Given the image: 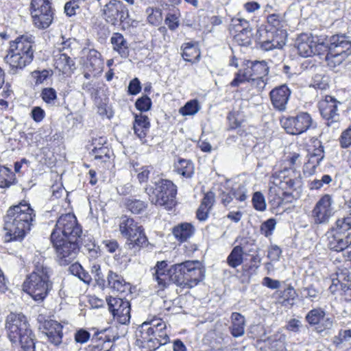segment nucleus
<instances>
[{"instance_id":"obj_1","label":"nucleus","mask_w":351,"mask_h":351,"mask_svg":"<svg viewBox=\"0 0 351 351\" xmlns=\"http://www.w3.org/2000/svg\"><path fill=\"white\" fill-rule=\"evenodd\" d=\"M36 213L30 204L21 202L9 208L4 218V229L10 240L22 239L31 230Z\"/></svg>"},{"instance_id":"obj_2","label":"nucleus","mask_w":351,"mask_h":351,"mask_svg":"<svg viewBox=\"0 0 351 351\" xmlns=\"http://www.w3.org/2000/svg\"><path fill=\"white\" fill-rule=\"evenodd\" d=\"M136 345L141 351H155L169 341L165 322L154 319L145 322L137 329Z\"/></svg>"},{"instance_id":"obj_3","label":"nucleus","mask_w":351,"mask_h":351,"mask_svg":"<svg viewBox=\"0 0 351 351\" xmlns=\"http://www.w3.org/2000/svg\"><path fill=\"white\" fill-rule=\"evenodd\" d=\"M5 330L12 344L20 345L23 351H35V335L23 314L10 313L5 320Z\"/></svg>"},{"instance_id":"obj_4","label":"nucleus","mask_w":351,"mask_h":351,"mask_svg":"<svg viewBox=\"0 0 351 351\" xmlns=\"http://www.w3.org/2000/svg\"><path fill=\"white\" fill-rule=\"evenodd\" d=\"M49 273L50 269L42 257L34 261V269L25 280L23 290L36 302H43L52 288Z\"/></svg>"},{"instance_id":"obj_5","label":"nucleus","mask_w":351,"mask_h":351,"mask_svg":"<svg viewBox=\"0 0 351 351\" xmlns=\"http://www.w3.org/2000/svg\"><path fill=\"white\" fill-rule=\"evenodd\" d=\"M34 37L22 36L10 43L5 60L11 69L16 72L30 64L34 58Z\"/></svg>"},{"instance_id":"obj_6","label":"nucleus","mask_w":351,"mask_h":351,"mask_svg":"<svg viewBox=\"0 0 351 351\" xmlns=\"http://www.w3.org/2000/svg\"><path fill=\"white\" fill-rule=\"evenodd\" d=\"M171 272L176 285L187 289L195 287L205 277V269L199 261H186L173 265Z\"/></svg>"},{"instance_id":"obj_7","label":"nucleus","mask_w":351,"mask_h":351,"mask_svg":"<svg viewBox=\"0 0 351 351\" xmlns=\"http://www.w3.org/2000/svg\"><path fill=\"white\" fill-rule=\"evenodd\" d=\"M145 192L153 204L163 206L168 209L175 204L177 187L169 180L159 178L152 181L145 188Z\"/></svg>"},{"instance_id":"obj_8","label":"nucleus","mask_w":351,"mask_h":351,"mask_svg":"<svg viewBox=\"0 0 351 351\" xmlns=\"http://www.w3.org/2000/svg\"><path fill=\"white\" fill-rule=\"evenodd\" d=\"M119 231L127 239L126 247L131 251V254L136 255L141 247L147 245V238L143 227L138 226L133 219L123 217L119 223Z\"/></svg>"},{"instance_id":"obj_9","label":"nucleus","mask_w":351,"mask_h":351,"mask_svg":"<svg viewBox=\"0 0 351 351\" xmlns=\"http://www.w3.org/2000/svg\"><path fill=\"white\" fill-rule=\"evenodd\" d=\"M270 182L272 186H269V196L274 195L272 200H280L281 195L289 193L286 190L295 189L300 181L293 169L285 168L283 170L275 171L271 177Z\"/></svg>"},{"instance_id":"obj_10","label":"nucleus","mask_w":351,"mask_h":351,"mask_svg":"<svg viewBox=\"0 0 351 351\" xmlns=\"http://www.w3.org/2000/svg\"><path fill=\"white\" fill-rule=\"evenodd\" d=\"M235 75V77L231 82L230 85L233 87L239 86L245 82H250L252 77H267L269 68L267 62L245 60Z\"/></svg>"},{"instance_id":"obj_11","label":"nucleus","mask_w":351,"mask_h":351,"mask_svg":"<svg viewBox=\"0 0 351 351\" xmlns=\"http://www.w3.org/2000/svg\"><path fill=\"white\" fill-rule=\"evenodd\" d=\"M328 247L335 252H342L351 245V232L341 218L327 232Z\"/></svg>"},{"instance_id":"obj_12","label":"nucleus","mask_w":351,"mask_h":351,"mask_svg":"<svg viewBox=\"0 0 351 351\" xmlns=\"http://www.w3.org/2000/svg\"><path fill=\"white\" fill-rule=\"evenodd\" d=\"M51 241L60 265H69L77 257L81 241L51 237Z\"/></svg>"},{"instance_id":"obj_13","label":"nucleus","mask_w":351,"mask_h":351,"mask_svg":"<svg viewBox=\"0 0 351 351\" xmlns=\"http://www.w3.org/2000/svg\"><path fill=\"white\" fill-rule=\"evenodd\" d=\"M52 0H31L30 14L34 25L40 29L50 26L53 19Z\"/></svg>"},{"instance_id":"obj_14","label":"nucleus","mask_w":351,"mask_h":351,"mask_svg":"<svg viewBox=\"0 0 351 351\" xmlns=\"http://www.w3.org/2000/svg\"><path fill=\"white\" fill-rule=\"evenodd\" d=\"M280 123L288 134L298 135L302 134L315 125L310 114L300 112L295 116L282 117Z\"/></svg>"},{"instance_id":"obj_15","label":"nucleus","mask_w":351,"mask_h":351,"mask_svg":"<svg viewBox=\"0 0 351 351\" xmlns=\"http://www.w3.org/2000/svg\"><path fill=\"white\" fill-rule=\"evenodd\" d=\"M287 33L282 29L265 28L259 31L261 48L265 51L281 49L285 45Z\"/></svg>"},{"instance_id":"obj_16","label":"nucleus","mask_w":351,"mask_h":351,"mask_svg":"<svg viewBox=\"0 0 351 351\" xmlns=\"http://www.w3.org/2000/svg\"><path fill=\"white\" fill-rule=\"evenodd\" d=\"M101 11L104 19L112 25L124 22L130 16L128 8L119 0H110Z\"/></svg>"},{"instance_id":"obj_17","label":"nucleus","mask_w":351,"mask_h":351,"mask_svg":"<svg viewBox=\"0 0 351 351\" xmlns=\"http://www.w3.org/2000/svg\"><path fill=\"white\" fill-rule=\"evenodd\" d=\"M333 199L330 195H324L315 204L312 210V218L315 224H324L334 214Z\"/></svg>"},{"instance_id":"obj_18","label":"nucleus","mask_w":351,"mask_h":351,"mask_svg":"<svg viewBox=\"0 0 351 351\" xmlns=\"http://www.w3.org/2000/svg\"><path fill=\"white\" fill-rule=\"evenodd\" d=\"M106 302L110 313L119 324H126L130 319V304L127 300L109 296Z\"/></svg>"},{"instance_id":"obj_19","label":"nucleus","mask_w":351,"mask_h":351,"mask_svg":"<svg viewBox=\"0 0 351 351\" xmlns=\"http://www.w3.org/2000/svg\"><path fill=\"white\" fill-rule=\"evenodd\" d=\"M296 47L300 56L307 58L321 55L324 52V43L315 40L312 36L302 34L296 40Z\"/></svg>"},{"instance_id":"obj_20","label":"nucleus","mask_w":351,"mask_h":351,"mask_svg":"<svg viewBox=\"0 0 351 351\" xmlns=\"http://www.w3.org/2000/svg\"><path fill=\"white\" fill-rule=\"evenodd\" d=\"M324 43V51L351 55V41L345 34H335L327 38Z\"/></svg>"},{"instance_id":"obj_21","label":"nucleus","mask_w":351,"mask_h":351,"mask_svg":"<svg viewBox=\"0 0 351 351\" xmlns=\"http://www.w3.org/2000/svg\"><path fill=\"white\" fill-rule=\"evenodd\" d=\"M340 104L334 97L326 95L319 104V110L322 117L327 121V125L337 122L339 119L338 104Z\"/></svg>"},{"instance_id":"obj_22","label":"nucleus","mask_w":351,"mask_h":351,"mask_svg":"<svg viewBox=\"0 0 351 351\" xmlns=\"http://www.w3.org/2000/svg\"><path fill=\"white\" fill-rule=\"evenodd\" d=\"M62 328L63 326L60 323L51 319L45 320L39 326V329L47 337L48 341L56 346L62 341Z\"/></svg>"},{"instance_id":"obj_23","label":"nucleus","mask_w":351,"mask_h":351,"mask_svg":"<svg viewBox=\"0 0 351 351\" xmlns=\"http://www.w3.org/2000/svg\"><path fill=\"white\" fill-rule=\"evenodd\" d=\"M291 91L285 84L277 86L270 91L269 97L273 107L278 111H285Z\"/></svg>"},{"instance_id":"obj_24","label":"nucleus","mask_w":351,"mask_h":351,"mask_svg":"<svg viewBox=\"0 0 351 351\" xmlns=\"http://www.w3.org/2000/svg\"><path fill=\"white\" fill-rule=\"evenodd\" d=\"M313 151L308 152L307 155V161L304 165L303 171L304 174L311 176L315 173L317 166L324 158V147L320 141L315 142Z\"/></svg>"},{"instance_id":"obj_25","label":"nucleus","mask_w":351,"mask_h":351,"mask_svg":"<svg viewBox=\"0 0 351 351\" xmlns=\"http://www.w3.org/2000/svg\"><path fill=\"white\" fill-rule=\"evenodd\" d=\"M167 263L166 261H158L156 266L154 267V272L152 273L154 279L157 282L160 289L163 290L171 282L176 284V281L171 276V266L166 269Z\"/></svg>"},{"instance_id":"obj_26","label":"nucleus","mask_w":351,"mask_h":351,"mask_svg":"<svg viewBox=\"0 0 351 351\" xmlns=\"http://www.w3.org/2000/svg\"><path fill=\"white\" fill-rule=\"evenodd\" d=\"M77 222V219L73 214L68 213L61 215L56 222L51 237L62 238L61 235L62 234H66L69 228H74Z\"/></svg>"},{"instance_id":"obj_27","label":"nucleus","mask_w":351,"mask_h":351,"mask_svg":"<svg viewBox=\"0 0 351 351\" xmlns=\"http://www.w3.org/2000/svg\"><path fill=\"white\" fill-rule=\"evenodd\" d=\"M107 279L109 288L114 292L123 293L130 291V284L125 282L121 275L110 271Z\"/></svg>"},{"instance_id":"obj_28","label":"nucleus","mask_w":351,"mask_h":351,"mask_svg":"<svg viewBox=\"0 0 351 351\" xmlns=\"http://www.w3.org/2000/svg\"><path fill=\"white\" fill-rule=\"evenodd\" d=\"M55 67L63 74H68L75 69V62L67 52L60 53L55 58Z\"/></svg>"},{"instance_id":"obj_29","label":"nucleus","mask_w":351,"mask_h":351,"mask_svg":"<svg viewBox=\"0 0 351 351\" xmlns=\"http://www.w3.org/2000/svg\"><path fill=\"white\" fill-rule=\"evenodd\" d=\"M231 325L230 331L234 337H240L245 334V319L243 315L239 313L234 312L232 313Z\"/></svg>"},{"instance_id":"obj_30","label":"nucleus","mask_w":351,"mask_h":351,"mask_svg":"<svg viewBox=\"0 0 351 351\" xmlns=\"http://www.w3.org/2000/svg\"><path fill=\"white\" fill-rule=\"evenodd\" d=\"M150 128V123L147 116L142 114H136L133 123L135 134L140 138H145Z\"/></svg>"},{"instance_id":"obj_31","label":"nucleus","mask_w":351,"mask_h":351,"mask_svg":"<svg viewBox=\"0 0 351 351\" xmlns=\"http://www.w3.org/2000/svg\"><path fill=\"white\" fill-rule=\"evenodd\" d=\"M113 49L117 51L121 58H127L130 54V50L127 40L120 33H114L110 39Z\"/></svg>"},{"instance_id":"obj_32","label":"nucleus","mask_w":351,"mask_h":351,"mask_svg":"<svg viewBox=\"0 0 351 351\" xmlns=\"http://www.w3.org/2000/svg\"><path fill=\"white\" fill-rule=\"evenodd\" d=\"M103 65L100 53L94 49L90 50L86 63V69L92 73H100L102 71Z\"/></svg>"},{"instance_id":"obj_33","label":"nucleus","mask_w":351,"mask_h":351,"mask_svg":"<svg viewBox=\"0 0 351 351\" xmlns=\"http://www.w3.org/2000/svg\"><path fill=\"white\" fill-rule=\"evenodd\" d=\"M194 233L193 226L189 223H182L173 229V234L180 242L187 241Z\"/></svg>"},{"instance_id":"obj_34","label":"nucleus","mask_w":351,"mask_h":351,"mask_svg":"<svg viewBox=\"0 0 351 351\" xmlns=\"http://www.w3.org/2000/svg\"><path fill=\"white\" fill-rule=\"evenodd\" d=\"M182 48V56L185 61L194 62L199 60L200 51L195 45L188 43L184 44Z\"/></svg>"},{"instance_id":"obj_35","label":"nucleus","mask_w":351,"mask_h":351,"mask_svg":"<svg viewBox=\"0 0 351 351\" xmlns=\"http://www.w3.org/2000/svg\"><path fill=\"white\" fill-rule=\"evenodd\" d=\"M243 249L240 245L235 246L227 257V263L232 268H236L243 262Z\"/></svg>"},{"instance_id":"obj_36","label":"nucleus","mask_w":351,"mask_h":351,"mask_svg":"<svg viewBox=\"0 0 351 351\" xmlns=\"http://www.w3.org/2000/svg\"><path fill=\"white\" fill-rule=\"evenodd\" d=\"M176 171L186 178H191L194 173L193 164L188 160L180 159L175 164Z\"/></svg>"},{"instance_id":"obj_37","label":"nucleus","mask_w":351,"mask_h":351,"mask_svg":"<svg viewBox=\"0 0 351 351\" xmlns=\"http://www.w3.org/2000/svg\"><path fill=\"white\" fill-rule=\"evenodd\" d=\"M16 182V176L8 167L0 165V188H8Z\"/></svg>"},{"instance_id":"obj_38","label":"nucleus","mask_w":351,"mask_h":351,"mask_svg":"<svg viewBox=\"0 0 351 351\" xmlns=\"http://www.w3.org/2000/svg\"><path fill=\"white\" fill-rule=\"evenodd\" d=\"M124 205L125 208L133 214L141 213L147 206L146 202L135 198L126 199Z\"/></svg>"},{"instance_id":"obj_39","label":"nucleus","mask_w":351,"mask_h":351,"mask_svg":"<svg viewBox=\"0 0 351 351\" xmlns=\"http://www.w3.org/2000/svg\"><path fill=\"white\" fill-rule=\"evenodd\" d=\"M180 12L176 8L170 9L165 17V23L168 28L171 30H176L180 25Z\"/></svg>"},{"instance_id":"obj_40","label":"nucleus","mask_w":351,"mask_h":351,"mask_svg":"<svg viewBox=\"0 0 351 351\" xmlns=\"http://www.w3.org/2000/svg\"><path fill=\"white\" fill-rule=\"evenodd\" d=\"M325 315V311L321 308H317L311 310L306 314L305 319L310 325L315 326L324 320Z\"/></svg>"},{"instance_id":"obj_41","label":"nucleus","mask_w":351,"mask_h":351,"mask_svg":"<svg viewBox=\"0 0 351 351\" xmlns=\"http://www.w3.org/2000/svg\"><path fill=\"white\" fill-rule=\"evenodd\" d=\"M201 106L198 100L191 99L179 109V113L182 116H193L197 114Z\"/></svg>"},{"instance_id":"obj_42","label":"nucleus","mask_w":351,"mask_h":351,"mask_svg":"<svg viewBox=\"0 0 351 351\" xmlns=\"http://www.w3.org/2000/svg\"><path fill=\"white\" fill-rule=\"evenodd\" d=\"M147 22L155 26H158L162 21V10L158 8L148 7L145 11Z\"/></svg>"},{"instance_id":"obj_43","label":"nucleus","mask_w":351,"mask_h":351,"mask_svg":"<svg viewBox=\"0 0 351 351\" xmlns=\"http://www.w3.org/2000/svg\"><path fill=\"white\" fill-rule=\"evenodd\" d=\"M252 29L249 27L243 29V32L234 34V38L239 45L248 46L252 43Z\"/></svg>"},{"instance_id":"obj_44","label":"nucleus","mask_w":351,"mask_h":351,"mask_svg":"<svg viewBox=\"0 0 351 351\" xmlns=\"http://www.w3.org/2000/svg\"><path fill=\"white\" fill-rule=\"evenodd\" d=\"M348 57V56H346V53L340 54L328 51L325 59L328 66L331 69H335L340 65Z\"/></svg>"},{"instance_id":"obj_45","label":"nucleus","mask_w":351,"mask_h":351,"mask_svg":"<svg viewBox=\"0 0 351 351\" xmlns=\"http://www.w3.org/2000/svg\"><path fill=\"white\" fill-rule=\"evenodd\" d=\"M261 258L258 254L252 256L249 263L243 265V270L249 276L256 274L257 269L260 267Z\"/></svg>"},{"instance_id":"obj_46","label":"nucleus","mask_w":351,"mask_h":351,"mask_svg":"<svg viewBox=\"0 0 351 351\" xmlns=\"http://www.w3.org/2000/svg\"><path fill=\"white\" fill-rule=\"evenodd\" d=\"M40 97L47 105L53 106L57 101L56 90L51 87L45 88L41 90Z\"/></svg>"},{"instance_id":"obj_47","label":"nucleus","mask_w":351,"mask_h":351,"mask_svg":"<svg viewBox=\"0 0 351 351\" xmlns=\"http://www.w3.org/2000/svg\"><path fill=\"white\" fill-rule=\"evenodd\" d=\"M152 169L150 166H140L137 163L133 165V170L137 173L136 177L140 183L147 181Z\"/></svg>"},{"instance_id":"obj_48","label":"nucleus","mask_w":351,"mask_h":351,"mask_svg":"<svg viewBox=\"0 0 351 351\" xmlns=\"http://www.w3.org/2000/svg\"><path fill=\"white\" fill-rule=\"evenodd\" d=\"M93 153L95 160H101L102 162L108 160L112 154V151L108 147L102 146L99 148L95 147Z\"/></svg>"},{"instance_id":"obj_49","label":"nucleus","mask_w":351,"mask_h":351,"mask_svg":"<svg viewBox=\"0 0 351 351\" xmlns=\"http://www.w3.org/2000/svg\"><path fill=\"white\" fill-rule=\"evenodd\" d=\"M82 230L78 223H75V228H69L66 234H62L61 237L64 239H73L82 241Z\"/></svg>"},{"instance_id":"obj_50","label":"nucleus","mask_w":351,"mask_h":351,"mask_svg":"<svg viewBox=\"0 0 351 351\" xmlns=\"http://www.w3.org/2000/svg\"><path fill=\"white\" fill-rule=\"evenodd\" d=\"M51 70L43 69L42 71H34L32 73V77L36 85L44 83L50 76L52 75Z\"/></svg>"},{"instance_id":"obj_51","label":"nucleus","mask_w":351,"mask_h":351,"mask_svg":"<svg viewBox=\"0 0 351 351\" xmlns=\"http://www.w3.org/2000/svg\"><path fill=\"white\" fill-rule=\"evenodd\" d=\"M254 208L258 211H264L266 209V202L264 195L259 191L255 192L252 197Z\"/></svg>"},{"instance_id":"obj_52","label":"nucleus","mask_w":351,"mask_h":351,"mask_svg":"<svg viewBox=\"0 0 351 351\" xmlns=\"http://www.w3.org/2000/svg\"><path fill=\"white\" fill-rule=\"evenodd\" d=\"M73 338L76 344L82 345L89 341L90 333L84 328H80L75 332Z\"/></svg>"},{"instance_id":"obj_53","label":"nucleus","mask_w":351,"mask_h":351,"mask_svg":"<svg viewBox=\"0 0 351 351\" xmlns=\"http://www.w3.org/2000/svg\"><path fill=\"white\" fill-rule=\"evenodd\" d=\"M276 221L274 219H269L261 226V232L265 237L271 236L276 228Z\"/></svg>"},{"instance_id":"obj_54","label":"nucleus","mask_w":351,"mask_h":351,"mask_svg":"<svg viewBox=\"0 0 351 351\" xmlns=\"http://www.w3.org/2000/svg\"><path fill=\"white\" fill-rule=\"evenodd\" d=\"M341 147L346 149L351 147V125L342 132L339 138Z\"/></svg>"},{"instance_id":"obj_55","label":"nucleus","mask_w":351,"mask_h":351,"mask_svg":"<svg viewBox=\"0 0 351 351\" xmlns=\"http://www.w3.org/2000/svg\"><path fill=\"white\" fill-rule=\"evenodd\" d=\"M230 27V30L234 31V33L236 34L237 33L243 32V29H245V27H249V23L245 19L236 18L232 20Z\"/></svg>"},{"instance_id":"obj_56","label":"nucleus","mask_w":351,"mask_h":351,"mask_svg":"<svg viewBox=\"0 0 351 351\" xmlns=\"http://www.w3.org/2000/svg\"><path fill=\"white\" fill-rule=\"evenodd\" d=\"M151 99L147 95L138 98L135 103L136 108L141 112H145L149 110L151 108Z\"/></svg>"},{"instance_id":"obj_57","label":"nucleus","mask_w":351,"mask_h":351,"mask_svg":"<svg viewBox=\"0 0 351 351\" xmlns=\"http://www.w3.org/2000/svg\"><path fill=\"white\" fill-rule=\"evenodd\" d=\"M231 192L233 197L240 202L245 201L247 197V190L243 184H240L237 188H233Z\"/></svg>"},{"instance_id":"obj_58","label":"nucleus","mask_w":351,"mask_h":351,"mask_svg":"<svg viewBox=\"0 0 351 351\" xmlns=\"http://www.w3.org/2000/svg\"><path fill=\"white\" fill-rule=\"evenodd\" d=\"M84 250L90 259H96L100 255L99 247L94 243H90L85 245Z\"/></svg>"},{"instance_id":"obj_59","label":"nucleus","mask_w":351,"mask_h":351,"mask_svg":"<svg viewBox=\"0 0 351 351\" xmlns=\"http://www.w3.org/2000/svg\"><path fill=\"white\" fill-rule=\"evenodd\" d=\"M30 115L35 122L40 123L45 119L46 114L41 107L35 106L32 109Z\"/></svg>"},{"instance_id":"obj_60","label":"nucleus","mask_w":351,"mask_h":351,"mask_svg":"<svg viewBox=\"0 0 351 351\" xmlns=\"http://www.w3.org/2000/svg\"><path fill=\"white\" fill-rule=\"evenodd\" d=\"M268 26L267 28L269 29H281V20L280 16L278 14H272L267 16Z\"/></svg>"},{"instance_id":"obj_61","label":"nucleus","mask_w":351,"mask_h":351,"mask_svg":"<svg viewBox=\"0 0 351 351\" xmlns=\"http://www.w3.org/2000/svg\"><path fill=\"white\" fill-rule=\"evenodd\" d=\"M252 84V86L257 89L258 91H262L267 83V77H252L250 81Z\"/></svg>"},{"instance_id":"obj_62","label":"nucleus","mask_w":351,"mask_h":351,"mask_svg":"<svg viewBox=\"0 0 351 351\" xmlns=\"http://www.w3.org/2000/svg\"><path fill=\"white\" fill-rule=\"evenodd\" d=\"M351 339V329L341 330L337 336L335 337L334 342L337 344L342 343L345 341H348Z\"/></svg>"},{"instance_id":"obj_63","label":"nucleus","mask_w":351,"mask_h":351,"mask_svg":"<svg viewBox=\"0 0 351 351\" xmlns=\"http://www.w3.org/2000/svg\"><path fill=\"white\" fill-rule=\"evenodd\" d=\"M141 90V85L139 80L136 77L130 82L128 86V93L130 95H136Z\"/></svg>"},{"instance_id":"obj_64","label":"nucleus","mask_w":351,"mask_h":351,"mask_svg":"<svg viewBox=\"0 0 351 351\" xmlns=\"http://www.w3.org/2000/svg\"><path fill=\"white\" fill-rule=\"evenodd\" d=\"M313 86L315 88L324 90L328 86L327 79L320 75H316L313 77Z\"/></svg>"}]
</instances>
